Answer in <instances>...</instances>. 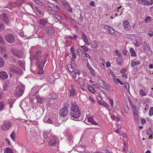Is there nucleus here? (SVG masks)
<instances>
[{
    "mask_svg": "<svg viewBox=\"0 0 153 153\" xmlns=\"http://www.w3.org/2000/svg\"><path fill=\"white\" fill-rule=\"evenodd\" d=\"M54 30L52 26H48V33L51 34V35L53 34L54 33Z\"/></svg>",
    "mask_w": 153,
    "mask_h": 153,
    "instance_id": "nucleus-25",
    "label": "nucleus"
},
{
    "mask_svg": "<svg viewBox=\"0 0 153 153\" xmlns=\"http://www.w3.org/2000/svg\"><path fill=\"white\" fill-rule=\"evenodd\" d=\"M55 17L59 20H62L61 17L58 15L55 14L54 15Z\"/></svg>",
    "mask_w": 153,
    "mask_h": 153,
    "instance_id": "nucleus-49",
    "label": "nucleus"
},
{
    "mask_svg": "<svg viewBox=\"0 0 153 153\" xmlns=\"http://www.w3.org/2000/svg\"><path fill=\"white\" fill-rule=\"evenodd\" d=\"M34 47H32L31 48L30 50V58H33L34 59H36L38 56H39L40 54L41 53V51L40 50H39L37 52L36 56H34L33 53H31V52L32 51V48H34Z\"/></svg>",
    "mask_w": 153,
    "mask_h": 153,
    "instance_id": "nucleus-11",
    "label": "nucleus"
},
{
    "mask_svg": "<svg viewBox=\"0 0 153 153\" xmlns=\"http://www.w3.org/2000/svg\"><path fill=\"white\" fill-rule=\"evenodd\" d=\"M82 48L84 50V51H88V48L87 47L85 46V45H83L81 46Z\"/></svg>",
    "mask_w": 153,
    "mask_h": 153,
    "instance_id": "nucleus-60",
    "label": "nucleus"
},
{
    "mask_svg": "<svg viewBox=\"0 0 153 153\" xmlns=\"http://www.w3.org/2000/svg\"><path fill=\"white\" fill-rule=\"evenodd\" d=\"M4 60L1 57H0V67L1 68L4 65Z\"/></svg>",
    "mask_w": 153,
    "mask_h": 153,
    "instance_id": "nucleus-28",
    "label": "nucleus"
},
{
    "mask_svg": "<svg viewBox=\"0 0 153 153\" xmlns=\"http://www.w3.org/2000/svg\"><path fill=\"white\" fill-rule=\"evenodd\" d=\"M18 52L16 53L17 55H16V56L19 58H21L23 56V53L21 51L18 50Z\"/></svg>",
    "mask_w": 153,
    "mask_h": 153,
    "instance_id": "nucleus-27",
    "label": "nucleus"
},
{
    "mask_svg": "<svg viewBox=\"0 0 153 153\" xmlns=\"http://www.w3.org/2000/svg\"><path fill=\"white\" fill-rule=\"evenodd\" d=\"M49 98L53 100L56 99L57 97V94L54 93L50 94L49 95Z\"/></svg>",
    "mask_w": 153,
    "mask_h": 153,
    "instance_id": "nucleus-22",
    "label": "nucleus"
},
{
    "mask_svg": "<svg viewBox=\"0 0 153 153\" xmlns=\"http://www.w3.org/2000/svg\"><path fill=\"white\" fill-rule=\"evenodd\" d=\"M123 53L124 56H126L127 55V53H128V52L126 50H124L123 51Z\"/></svg>",
    "mask_w": 153,
    "mask_h": 153,
    "instance_id": "nucleus-55",
    "label": "nucleus"
},
{
    "mask_svg": "<svg viewBox=\"0 0 153 153\" xmlns=\"http://www.w3.org/2000/svg\"><path fill=\"white\" fill-rule=\"evenodd\" d=\"M108 99L110 101V102L111 104V106L113 107L114 105V103L113 99L112 98H110V97L108 98Z\"/></svg>",
    "mask_w": 153,
    "mask_h": 153,
    "instance_id": "nucleus-53",
    "label": "nucleus"
},
{
    "mask_svg": "<svg viewBox=\"0 0 153 153\" xmlns=\"http://www.w3.org/2000/svg\"><path fill=\"white\" fill-rule=\"evenodd\" d=\"M151 17L148 16L146 18L145 21L146 23H148L151 20Z\"/></svg>",
    "mask_w": 153,
    "mask_h": 153,
    "instance_id": "nucleus-46",
    "label": "nucleus"
},
{
    "mask_svg": "<svg viewBox=\"0 0 153 153\" xmlns=\"http://www.w3.org/2000/svg\"><path fill=\"white\" fill-rule=\"evenodd\" d=\"M126 70L125 68H123L120 70V72L121 73H125V72L126 71Z\"/></svg>",
    "mask_w": 153,
    "mask_h": 153,
    "instance_id": "nucleus-62",
    "label": "nucleus"
},
{
    "mask_svg": "<svg viewBox=\"0 0 153 153\" xmlns=\"http://www.w3.org/2000/svg\"><path fill=\"white\" fill-rule=\"evenodd\" d=\"M25 90V86L22 84H20L17 87L15 92L16 96L20 97L24 93Z\"/></svg>",
    "mask_w": 153,
    "mask_h": 153,
    "instance_id": "nucleus-2",
    "label": "nucleus"
},
{
    "mask_svg": "<svg viewBox=\"0 0 153 153\" xmlns=\"http://www.w3.org/2000/svg\"><path fill=\"white\" fill-rule=\"evenodd\" d=\"M33 1L37 4L40 6H43L44 4L39 0H33Z\"/></svg>",
    "mask_w": 153,
    "mask_h": 153,
    "instance_id": "nucleus-34",
    "label": "nucleus"
},
{
    "mask_svg": "<svg viewBox=\"0 0 153 153\" xmlns=\"http://www.w3.org/2000/svg\"><path fill=\"white\" fill-rule=\"evenodd\" d=\"M44 122L46 123H47L48 122V115L46 114L44 118L43 119Z\"/></svg>",
    "mask_w": 153,
    "mask_h": 153,
    "instance_id": "nucleus-44",
    "label": "nucleus"
},
{
    "mask_svg": "<svg viewBox=\"0 0 153 153\" xmlns=\"http://www.w3.org/2000/svg\"><path fill=\"white\" fill-rule=\"evenodd\" d=\"M102 87L105 88L108 90L109 91L110 90V88L108 87V85L105 83L104 82V83L103 84Z\"/></svg>",
    "mask_w": 153,
    "mask_h": 153,
    "instance_id": "nucleus-38",
    "label": "nucleus"
},
{
    "mask_svg": "<svg viewBox=\"0 0 153 153\" xmlns=\"http://www.w3.org/2000/svg\"><path fill=\"white\" fill-rule=\"evenodd\" d=\"M4 153H13V152L12 149L7 147L4 150Z\"/></svg>",
    "mask_w": 153,
    "mask_h": 153,
    "instance_id": "nucleus-24",
    "label": "nucleus"
},
{
    "mask_svg": "<svg viewBox=\"0 0 153 153\" xmlns=\"http://www.w3.org/2000/svg\"><path fill=\"white\" fill-rule=\"evenodd\" d=\"M68 107L65 106L63 107L59 111L60 116L62 117H65L68 114Z\"/></svg>",
    "mask_w": 153,
    "mask_h": 153,
    "instance_id": "nucleus-6",
    "label": "nucleus"
},
{
    "mask_svg": "<svg viewBox=\"0 0 153 153\" xmlns=\"http://www.w3.org/2000/svg\"><path fill=\"white\" fill-rule=\"evenodd\" d=\"M153 114V107H151L149 111V115L150 116H152Z\"/></svg>",
    "mask_w": 153,
    "mask_h": 153,
    "instance_id": "nucleus-35",
    "label": "nucleus"
},
{
    "mask_svg": "<svg viewBox=\"0 0 153 153\" xmlns=\"http://www.w3.org/2000/svg\"><path fill=\"white\" fill-rule=\"evenodd\" d=\"M116 80L117 81V82H118L119 84H120L121 85H123V83L120 81V79H119L118 78H117L116 79Z\"/></svg>",
    "mask_w": 153,
    "mask_h": 153,
    "instance_id": "nucleus-61",
    "label": "nucleus"
},
{
    "mask_svg": "<svg viewBox=\"0 0 153 153\" xmlns=\"http://www.w3.org/2000/svg\"><path fill=\"white\" fill-rule=\"evenodd\" d=\"M43 137L44 138L47 139L48 138V135L47 132H44L43 133Z\"/></svg>",
    "mask_w": 153,
    "mask_h": 153,
    "instance_id": "nucleus-54",
    "label": "nucleus"
},
{
    "mask_svg": "<svg viewBox=\"0 0 153 153\" xmlns=\"http://www.w3.org/2000/svg\"><path fill=\"white\" fill-rule=\"evenodd\" d=\"M40 88V87L38 86L33 87L31 89V94L32 96H35V98L33 99V101H35L36 100V102H38L39 103H41L42 101L40 100L41 99L38 97V92ZM34 102H35V101Z\"/></svg>",
    "mask_w": 153,
    "mask_h": 153,
    "instance_id": "nucleus-1",
    "label": "nucleus"
},
{
    "mask_svg": "<svg viewBox=\"0 0 153 153\" xmlns=\"http://www.w3.org/2000/svg\"><path fill=\"white\" fill-rule=\"evenodd\" d=\"M144 49L145 52H146L147 54L149 55L152 54V51L149 46L147 48H146Z\"/></svg>",
    "mask_w": 153,
    "mask_h": 153,
    "instance_id": "nucleus-21",
    "label": "nucleus"
},
{
    "mask_svg": "<svg viewBox=\"0 0 153 153\" xmlns=\"http://www.w3.org/2000/svg\"><path fill=\"white\" fill-rule=\"evenodd\" d=\"M10 51L13 54L16 56L17 55V52H18V50L12 48L10 49Z\"/></svg>",
    "mask_w": 153,
    "mask_h": 153,
    "instance_id": "nucleus-26",
    "label": "nucleus"
},
{
    "mask_svg": "<svg viewBox=\"0 0 153 153\" xmlns=\"http://www.w3.org/2000/svg\"><path fill=\"white\" fill-rule=\"evenodd\" d=\"M140 92L141 95L142 96H145L146 95V93L142 89L140 90Z\"/></svg>",
    "mask_w": 153,
    "mask_h": 153,
    "instance_id": "nucleus-51",
    "label": "nucleus"
},
{
    "mask_svg": "<svg viewBox=\"0 0 153 153\" xmlns=\"http://www.w3.org/2000/svg\"><path fill=\"white\" fill-rule=\"evenodd\" d=\"M123 25L124 27V29L125 30L129 31L131 29L130 25L129 22L125 20L123 22Z\"/></svg>",
    "mask_w": 153,
    "mask_h": 153,
    "instance_id": "nucleus-10",
    "label": "nucleus"
},
{
    "mask_svg": "<svg viewBox=\"0 0 153 153\" xmlns=\"http://www.w3.org/2000/svg\"><path fill=\"white\" fill-rule=\"evenodd\" d=\"M10 70L11 72L13 73H17L19 71V68L14 65L11 66L10 68Z\"/></svg>",
    "mask_w": 153,
    "mask_h": 153,
    "instance_id": "nucleus-12",
    "label": "nucleus"
},
{
    "mask_svg": "<svg viewBox=\"0 0 153 153\" xmlns=\"http://www.w3.org/2000/svg\"><path fill=\"white\" fill-rule=\"evenodd\" d=\"M55 122V119L54 118L48 119V123H51L52 124H54V122Z\"/></svg>",
    "mask_w": 153,
    "mask_h": 153,
    "instance_id": "nucleus-33",
    "label": "nucleus"
},
{
    "mask_svg": "<svg viewBox=\"0 0 153 153\" xmlns=\"http://www.w3.org/2000/svg\"><path fill=\"white\" fill-rule=\"evenodd\" d=\"M140 121L142 124H145L146 122V120L143 118L141 119Z\"/></svg>",
    "mask_w": 153,
    "mask_h": 153,
    "instance_id": "nucleus-63",
    "label": "nucleus"
},
{
    "mask_svg": "<svg viewBox=\"0 0 153 153\" xmlns=\"http://www.w3.org/2000/svg\"><path fill=\"white\" fill-rule=\"evenodd\" d=\"M0 43L1 44H4V41L3 37L0 35Z\"/></svg>",
    "mask_w": 153,
    "mask_h": 153,
    "instance_id": "nucleus-47",
    "label": "nucleus"
},
{
    "mask_svg": "<svg viewBox=\"0 0 153 153\" xmlns=\"http://www.w3.org/2000/svg\"><path fill=\"white\" fill-rule=\"evenodd\" d=\"M44 61L41 62L40 63L39 62H37V65H38V68L39 69V71L38 72L36 76V78L37 79H41L42 78L41 77H39V75L42 74L43 73V68L44 67V65L45 64Z\"/></svg>",
    "mask_w": 153,
    "mask_h": 153,
    "instance_id": "nucleus-3",
    "label": "nucleus"
},
{
    "mask_svg": "<svg viewBox=\"0 0 153 153\" xmlns=\"http://www.w3.org/2000/svg\"><path fill=\"white\" fill-rule=\"evenodd\" d=\"M77 53L80 56H82V53L81 51L79 49H78L77 50Z\"/></svg>",
    "mask_w": 153,
    "mask_h": 153,
    "instance_id": "nucleus-56",
    "label": "nucleus"
},
{
    "mask_svg": "<svg viewBox=\"0 0 153 153\" xmlns=\"http://www.w3.org/2000/svg\"><path fill=\"white\" fill-rule=\"evenodd\" d=\"M11 126V123L9 122H6L1 125V128L4 131H6L9 129Z\"/></svg>",
    "mask_w": 153,
    "mask_h": 153,
    "instance_id": "nucleus-8",
    "label": "nucleus"
},
{
    "mask_svg": "<svg viewBox=\"0 0 153 153\" xmlns=\"http://www.w3.org/2000/svg\"><path fill=\"white\" fill-rule=\"evenodd\" d=\"M124 86L125 87V88L128 91H129V83L127 82H125L124 83Z\"/></svg>",
    "mask_w": 153,
    "mask_h": 153,
    "instance_id": "nucleus-32",
    "label": "nucleus"
},
{
    "mask_svg": "<svg viewBox=\"0 0 153 153\" xmlns=\"http://www.w3.org/2000/svg\"><path fill=\"white\" fill-rule=\"evenodd\" d=\"M10 137L14 141L15 140V134L14 132H12L10 135Z\"/></svg>",
    "mask_w": 153,
    "mask_h": 153,
    "instance_id": "nucleus-37",
    "label": "nucleus"
},
{
    "mask_svg": "<svg viewBox=\"0 0 153 153\" xmlns=\"http://www.w3.org/2000/svg\"><path fill=\"white\" fill-rule=\"evenodd\" d=\"M82 38H83V40L84 42L86 44L88 45V41L87 39V37L86 35H85L84 32L82 33Z\"/></svg>",
    "mask_w": 153,
    "mask_h": 153,
    "instance_id": "nucleus-20",
    "label": "nucleus"
},
{
    "mask_svg": "<svg viewBox=\"0 0 153 153\" xmlns=\"http://www.w3.org/2000/svg\"><path fill=\"white\" fill-rule=\"evenodd\" d=\"M69 90L70 91L69 96H70L73 97L75 96L76 94V92L73 86H70V87L69 88Z\"/></svg>",
    "mask_w": 153,
    "mask_h": 153,
    "instance_id": "nucleus-17",
    "label": "nucleus"
},
{
    "mask_svg": "<svg viewBox=\"0 0 153 153\" xmlns=\"http://www.w3.org/2000/svg\"><path fill=\"white\" fill-rule=\"evenodd\" d=\"M71 116V119H73L72 117L75 118H77L80 115V111H71L70 112Z\"/></svg>",
    "mask_w": 153,
    "mask_h": 153,
    "instance_id": "nucleus-7",
    "label": "nucleus"
},
{
    "mask_svg": "<svg viewBox=\"0 0 153 153\" xmlns=\"http://www.w3.org/2000/svg\"><path fill=\"white\" fill-rule=\"evenodd\" d=\"M130 65L131 67L133 68L136 65V62L133 60H131V61Z\"/></svg>",
    "mask_w": 153,
    "mask_h": 153,
    "instance_id": "nucleus-40",
    "label": "nucleus"
},
{
    "mask_svg": "<svg viewBox=\"0 0 153 153\" xmlns=\"http://www.w3.org/2000/svg\"><path fill=\"white\" fill-rule=\"evenodd\" d=\"M98 103L100 105H103L105 107H108V104L105 102H102L98 101Z\"/></svg>",
    "mask_w": 153,
    "mask_h": 153,
    "instance_id": "nucleus-29",
    "label": "nucleus"
},
{
    "mask_svg": "<svg viewBox=\"0 0 153 153\" xmlns=\"http://www.w3.org/2000/svg\"><path fill=\"white\" fill-rule=\"evenodd\" d=\"M68 7L67 8V9H68V10L71 13H72V8L69 5Z\"/></svg>",
    "mask_w": 153,
    "mask_h": 153,
    "instance_id": "nucleus-64",
    "label": "nucleus"
},
{
    "mask_svg": "<svg viewBox=\"0 0 153 153\" xmlns=\"http://www.w3.org/2000/svg\"><path fill=\"white\" fill-rule=\"evenodd\" d=\"M146 134L148 135L153 134V128H149L146 130Z\"/></svg>",
    "mask_w": 153,
    "mask_h": 153,
    "instance_id": "nucleus-19",
    "label": "nucleus"
},
{
    "mask_svg": "<svg viewBox=\"0 0 153 153\" xmlns=\"http://www.w3.org/2000/svg\"><path fill=\"white\" fill-rule=\"evenodd\" d=\"M72 107L71 108V111H79V108L77 105L76 104L75 101H72L71 102Z\"/></svg>",
    "mask_w": 153,
    "mask_h": 153,
    "instance_id": "nucleus-14",
    "label": "nucleus"
},
{
    "mask_svg": "<svg viewBox=\"0 0 153 153\" xmlns=\"http://www.w3.org/2000/svg\"><path fill=\"white\" fill-rule=\"evenodd\" d=\"M28 104V102L26 101L22 100L21 102L20 105L21 108L23 109L27 106Z\"/></svg>",
    "mask_w": 153,
    "mask_h": 153,
    "instance_id": "nucleus-16",
    "label": "nucleus"
},
{
    "mask_svg": "<svg viewBox=\"0 0 153 153\" xmlns=\"http://www.w3.org/2000/svg\"><path fill=\"white\" fill-rule=\"evenodd\" d=\"M124 109L125 111V112L126 113H128L129 112V108L127 105H126L125 106Z\"/></svg>",
    "mask_w": 153,
    "mask_h": 153,
    "instance_id": "nucleus-36",
    "label": "nucleus"
},
{
    "mask_svg": "<svg viewBox=\"0 0 153 153\" xmlns=\"http://www.w3.org/2000/svg\"><path fill=\"white\" fill-rule=\"evenodd\" d=\"M129 51L131 56H136V54L133 48H130Z\"/></svg>",
    "mask_w": 153,
    "mask_h": 153,
    "instance_id": "nucleus-23",
    "label": "nucleus"
},
{
    "mask_svg": "<svg viewBox=\"0 0 153 153\" xmlns=\"http://www.w3.org/2000/svg\"><path fill=\"white\" fill-rule=\"evenodd\" d=\"M63 5L65 7L67 8L70 5L68 3L66 2L63 3Z\"/></svg>",
    "mask_w": 153,
    "mask_h": 153,
    "instance_id": "nucleus-59",
    "label": "nucleus"
},
{
    "mask_svg": "<svg viewBox=\"0 0 153 153\" xmlns=\"http://www.w3.org/2000/svg\"><path fill=\"white\" fill-rule=\"evenodd\" d=\"M35 9L36 10V11H37V12L40 14H42V12L41 11L39 10L38 7H37V6H36L35 7Z\"/></svg>",
    "mask_w": 153,
    "mask_h": 153,
    "instance_id": "nucleus-50",
    "label": "nucleus"
},
{
    "mask_svg": "<svg viewBox=\"0 0 153 153\" xmlns=\"http://www.w3.org/2000/svg\"><path fill=\"white\" fill-rule=\"evenodd\" d=\"M90 71L91 74L93 76H94L95 75L94 71L93 68H92V70H90Z\"/></svg>",
    "mask_w": 153,
    "mask_h": 153,
    "instance_id": "nucleus-57",
    "label": "nucleus"
},
{
    "mask_svg": "<svg viewBox=\"0 0 153 153\" xmlns=\"http://www.w3.org/2000/svg\"><path fill=\"white\" fill-rule=\"evenodd\" d=\"M133 44L135 46L137 47H139L140 45V44L137 41H135V42H134Z\"/></svg>",
    "mask_w": 153,
    "mask_h": 153,
    "instance_id": "nucleus-52",
    "label": "nucleus"
},
{
    "mask_svg": "<svg viewBox=\"0 0 153 153\" xmlns=\"http://www.w3.org/2000/svg\"><path fill=\"white\" fill-rule=\"evenodd\" d=\"M5 38L6 41L9 43H13L14 41L15 37L12 34L8 33L5 36Z\"/></svg>",
    "mask_w": 153,
    "mask_h": 153,
    "instance_id": "nucleus-4",
    "label": "nucleus"
},
{
    "mask_svg": "<svg viewBox=\"0 0 153 153\" xmlns=\"http://www.w3.org/2000/svg\"><path fill=\"white\" fill-rule=\"evenodd\" d=\"M4 27V25L1 22H0V30H2Z\"/></svg>",
    "mask_w": 153,
    "mask_h": 153,
    "instance_id": "nucleus-48",
    "label": "nucleus"
},
{
    "mask_svg": "<svg viewBox=\"0 0 153 153\" xmlns=\"http://www.w3.org/2000/svg\"><path fill=\"white\" fill-rule=\"evenodd\" d=\"M49 144L50 146H54L56 143V138L54 136H52L50 137Z\"/></svg>",
    "mask_w": 153,
    "mask_h": 153,
    "instance_id": "nucleus-13",
    "label": "nucleus"
},
{
    "mask_svg": "<svg viewBox=\"0 0 153 153\" xmlns=\"http://www.w3.org/2000/svg\"><path fill=\"white\" fill-rule=\"evenodd\" d=\"M132 113L134 119H135V120H137L138 117V112H133Z\"/></svg>",
    "mask_w": 153,
    "mask_h": 153,
    "instance_id": "nucleus-41",
    "label": "nucleus"
},
{
    "mask_svg": "<svg viewBox=\"0 0 153 153\" xmlns=\"http://www.w3.org/2000/svg\"><path fill=\"white\" fill-rule=\"evenodd\" d=\"M104 28L107 32L112 35L114 34L115 30L111 27L107 25H105Z\"/></svg>",
    "mask_w": 153,
    "mask_h": 153,
    "instance_id": "nucleus-5",
    "label": "nucleus"
},
{
    "mask_svg": "<svg viewBox=\"0 0 153 153\" xmlns=\"http://www.w3.org/2000/svg\"><path fill=\"white\" fill-rule=\"evenodd\" d=\"M4 105V103L3 102H0V110L2 109Z\"/></svg>",
    "mask_w": 153,
    "mask_h": 153,
    "instance_id": "nucleus-58",
    "label": "nucleus"
},
{
    "mask_svg": "<svg viewBox=\"0 0 153 153\" xmlns=\"http://www.w3.org/2000/svg\"><path fill=\"white\" fill-rule=\"evenodd\" d=\"M97 82L99 85L101 86H102L103 84L104 83V82L102 79H99L98 80Z\"/></svg>",
    "mask_w": 153,
    "mask_h": 153,
    "instance_id": "nucleus-42",
    "label": "nucleus"
},
{
    "mask_svg": "<svg viewBox=\"0 0 153 153\" xmlns=\"http://www.w3.org/2000/svg\"><path fill=\"white\" fill-rule=\"evenodd\" d=\"M1 18L2 20L4 21L6 23L9 22L8 19L6 14L4 13L1 16Z\"/></svg>",
    "mask_w": 153,
    "mask_h": 153,
    "instance_id": "nucleus-15",
    "label": "nucleus"
},
{
    "mask_svg": "<svg viewBox=\"0 0 153 153\" xmlns=\"http://www.w3.org/2000/svg\"><path fill=\"white\" fill-rule=\"evenodd\" d=\"M132 109V112H138L137 109V106L135 105H132V106L131 107Z\"/></svg>",
    "mask_w": 153,
    "mask_h": 153,
    "instance_id": "nucleus-39",
    "label": "nucleus"
},
{
    "mask_svg": "<svg viewBox=\"0 0 153 153\" xmlns=\"http://www.w3.org/2000/svg\"><path fill=\"white\" fill-rule=\"evenodd\" d=\"M143 45L144 49H145L146 48H147L149 46V44L146 42H144L143 43Z\"/></svg>",
    "mask_w": 153,
    "mask_h": 153,
    "instance_id": "nucleus-43",
    "label": "nucleus"
},
{
    "mask_svg": "<svg viewBox=\"0 0 153 153\" xmlns=\"http://www.w3.org/2000/svg\"><path fill=\"white\" fill-rule=\"evenodd\" d=\"M8 77V75L4 71H2L0 72V77L1 78L5 79Z\"/></svg>",
    "mask_w": 153,
    "mask_h": 153,
    "instance_id": "nucleus-18",
    "label": "nucleus"
},
{
    "mask_svg": "<svg viewBox=\"0 0 153 153\" xmlns=\"http://www.w3.org/2000/svg\"><path fill=\"white\" fill-rule=\"evenodd\" d=\"M85 121L86 122V123L88 125H90L91 123H92L95 125H98V123L97 122L95 121V120H94L93 117H88L85 120Z\"/></svg>",
    "mask_w": 153,
    "mask_h": 153,
    "instance_id": "nucleus-9",
    "label": "nucleus"
},
{
    "mask_svg": "<svg viewBox=\"0 0 153 153\" xmlns=\"http://www.w3.org/2000/svg\"><path fill=\"white\" fill-rule=\"evenodd\" d=\"M72 66V65L70 64L68 65V68L70 72H72L73 71Z\"/></svg>",
    "mask_w": 153,
    "mask_h": 153,
    "instance_id": "nucleus-45",
    "label": "nucleus"
},
{
    "mask_svg": "<svg viewBox=\"0 0 153 153\" xmlns=\"http://www.w3.org/2000/svg\"><path fill=\"white\" fill-rule=\"evenodd\" d=\"M152 2H151L145 0L144 5H151L152 4Z\"/></svg>",
    "mask_w": 153,
    "mask_h": 153,
    "instance_id": "nucleus-30",
    "label": "nucleus"
},
{
    "mask_svg": "<svg viewBox=\"0 0 153 153\" xmlns=\"http://www.w3.org/2000/svg\"><path fill=\"white\" fill-rule=\"evenodd\" d=\"M88 88L89 90L90 91V92H91L93 94H94L95 93V91L92 86H89L88 87Z\"/></svg>",
    "mask_w": 153,
    "mask_h": 153,
    "instance_id": "nucleus-31",
    "label": "nucleus"
}]
</instances>
